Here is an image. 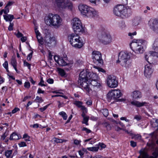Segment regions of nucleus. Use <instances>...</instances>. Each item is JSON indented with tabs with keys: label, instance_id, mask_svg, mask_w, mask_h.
Listing matches in <instances>:
<instances>
[{
	"label": "nucleus",
	"instance_id": "31",
	"mask_svg": "<svg viewBox=\"0 0 158 158\" xmlns=\"http://www.w3.org/2000/svg\"><path fill=\"white\" fill-rule=\"evenodd\" d=\"M59 114L62 116L64 120H65L67 118V115L66 113L62 111L59 113Z\"/></svg>",
	"mask_w": 158,
	"mask_h": 158
},
{
	"label": "nucleus",
	"instance_id": "21",
	"mask_svg": "<svg viewBox=\"0 0 158 158\" xmlns=\"http://www.w3.org/2000/svg\"><path fill=\"white\" fill-rule=\"evenodd\" d=\"M131 103L132 105L137 107H140L145 106L147 104V103L145 102H141L138 101H132L131 102Z\"/></svg>",
	"mask_w": 158,
	"mask_h": 158
},
{
	"label": "nucleus",
	"instance_id": "57",
	"mask_svg": "<svg viewBox=\"0 0 158 158\" xmlns=\"http://www.w3.org/2000/svg\"><path fill=\"white\" fill-rule=\"evenodd\" d=\"M3 66L5 69H7L8 68V64L7 61H5L3 64Z\"/></svg>",
	"mask_w": 158,
	"mask_h": 158
},
{
	"label": "nucleus",
	"instance_id": "45",
	"mask_svg": "<svg viewBox=\"0 0 158 158\" xmlns=\"http://www.w3.org/2000/svg\"><path fill=\"white\" fill-rule=\"evenodd\" d=\"M24 86L26 88L29 89L30 87V83L28 82H25L24 83Z\"/></svg>",
	"mask_w": 158,
	"mask_h": 158
},
{
	"label": "nucleus",
	"instance_id": "58",
	"mask_svg": "<svg viewBox=\"0 0 158 158\" xmlns=\"http://www.w3.org/2000/svg\"><path fill=\"white\" fill-rule=\"evenodd\" d=\"M80 142H81V141L78 140L77 139H75L74 140V143L75 144H76L77 145L79 144L80 143Z\"/></svg>",
	"mask_w": 158,
	"mask_h": 158
},
{
	"label": "nucleus",
	"instance_id": "32",
	"mask_svg": "<svg viewBox=\"0 0 158 158\" xmlns=\"http://www.w3.org/2000/svg\"><path fill=\"white\" fill-rule=\"evenodd\" d=\"M11 64L13 66H17L16 60L15 57H12L11 60Z\"/></svg>",
	"mask_w": 158,
	"mask_h": 158
},
{
	"label": "nucleus",
	"instance_id": "2",
	"mask_svg": "<svg viewBox=\"0 0 158 158\" xmlns=\"http://www.w3.org/2000/svg\"><path fill=\"white\" fill-rule=\"evenodd\" d=\"M130 56L127 52H121L118 56V59L117 60V63H120L123 67L128 68L131 65L130 60Z\"/></svg>",
	"mask_w": 158,
	"mask_h": 158
},
{
	"label": "nucleus",
	"instance_id": "35",
	"mask_svg": "<svg viewBox=\"0 0 158 158\" xmlns=\"http://www.w3.org/2000/svg\"><path fill=\"white\" fill-rule=\"evenodd\" d=\"M74 104L75 105L79 108H81L82 106V102L80 101H75L74 103Z\"/></svg>",
	"mask_w": 158,
	"mask_h": 158
},
{
	"label": "nucleus",
	"instance_id": "25",
	"mask_svg": "<svg viewBox=\"0 0 158 158\" xmlns=\"http://www.w3.org/2000/svg\"><path fill=\"white\" fill-rule=\"evenodd\" d=\"M12 150H8L5 151V155L6 158H12L13 155H12Z\"/></svg>",
	"mask_w": 158,
	"mask_h": 158
},
{
	"label": "nucleus",
	"instance_id": "9",
	"mask_svg": "<svg viewBox=\"0 0 158 158\" xmlns=\"http://www.w3.org/2000/svg\"><path fill=\"white\" fill-rule=\"evenodd\" d=\"M57 6L60 9L67 8L71 9L72 6L71 2L69 0H54Z\"/></svg>",
	"mask_w": 158,
	"mask_h": 158
},
{
	"label": "nucleus",
	"instance_id": "47",
	"mask_svg": "<svg viewBox=\"0 0 158 158\" xmlns=\"http://www.w3.org/2000/svg\"><path fill=\"white\" fill-rule=\"evenodd\" d=\"M82 131H85L87 133H90L91 132V131L89 129H88L86 127H83L82 129Z\"/></svg>",
	"mask_w": 158,
	"mask_h": 158
},
{
	"label": "nucleus",
	"instance_id": "14",
	"mask_svg": "<svg viewBox=\"0 0 158 158\" xmlns=\"http://www.w3.org/2000/svg\"><path fill=\"white\" fill-rule=\"evenodd\" d=\"M149 24L151 29L155 33H158V21L156 19H151Z\"/></svg>",
	"mask_w": 158,
	"mask_h": 158
},
{
	"label": "nucleus",
	"instance_id": "55",
	"mask_svg": "<svg viewBox=\"0 0 158 158\" xmlns=\"http://www.w3.org/2000/svg\"><path fill=\"white\" fill-rule=\"evenodd\" d=\"M58 102L59 103L58 105V107L60 108L61 107H63L64 106V103H61L60 101H58Z\"/></svg>",
	"mask_w": 158,
	"mask_h": 158
},
{
	"label": "nucleus",
	"instance_id": "30",
	"mask_svg": "<svg viewBox=\"0 0 158 158\" xmlns=\"http://www.w3.org/2000/svg\"><path fill=\"white\" fill-rule=\"evenodd\" d=\"M99 148L98 147H92L87 148V149L89 151L92 152H97L98 151Z\"/></svg>",
	"mask_w": 158,
	"mask_h": 158
},
{
	"label": "nucleus",
	"instance_id": "8",
	"mask_svg": "<svg viewBox=\"0 0 158 158\" xmlns=\"http://www.w3.org/2000/svg\"><path fill=\"white\" fill-rule=\"evenodd\" d=\"M72 27L75 33L83 32L84 29L81 21L78 18H75L72 21Z\"/></svg>",
	"mask_w": 158,
	"mask_h": 158
},
{
	"label": "nucleus",
	"instance_id": "53",
	"mask_svg": "<svg viewBox=\"0 0 158 158\" xmlns=\"http://www.w3.org/2000/svg\"><path fill=\"white\" fill-rule=\"evenodd\" d=\"M60 57L58 56H54V59L55 61L58 64V61H59V59H60Z\"/></svg>",
	"mask_w": 158,
	"mask_h": 158
},
{
	"label": "nucleus",
	"instance_id": "15",
	"mask_svg": "<svg viewBox=\"0 0 158 158\" xmlns=\"http://www.w3.org/2000/svg\"><path fill=\"white\" fill-rule=\"evenodd\" d=\"M123 9V6L122 5H118L115 6L113 10V12L114 15L118 16H121L122 14Z\"/></svg>",
	"mask_w": 158,
	"mask_h": 158
},
{
	"label": "nucleus",
	"instance_id": "20",
	"mask_svg": "<svg viewBox=\"0 0 158 158\" xmlns=\"http://www.w3.org/2000/svg\"><path fill=\"white\" fill-rule=\"evenodd\" d=\"M98 13L96 10L90 7L86 16L90 18L95 17L98 16Z\"/></svg>",
	"mask_w": 158,
	"mask_h": 158
},
{
	"label": "nucleus",
	"instance_id": "49",
	"mask_svg": "<svg viewBox=\"0 0 158 158\" xmlns=\"http://www.w3.org/2000/svg\"><path fill=\"white\" fill-rule=\"evenodd\" d=\"M10 24L8 27V29L9 31H12L13 30V27L14 25V24L13 23H11V22H10Z\"/></svg>",
	"mask_w": 158,
	"mask_h": 158
},
{
	"label": "nucleus",
	"instance_id": "4",
	"mask_svg": "<svg viewBox=\"0 0 158 158\" xmlns=\"http://www.w3.org/2000/svg\"><path fill=\"white\" fill-rule=\"evenodd\" d=\"M100 41L104 44H108L112 41V38L110 34L105 29L100 30L98 33Z\"/></svg>",
	"mask_w": 158,
	"mask_h": 158
},
{
	"label": "nucleus",
	"instance_id": "12",
	"mask_svg": "<svg viewBox=\"0 0 158 158\" xmlns=\"http://www.w3.org/2000/svg\"><path fill=\"white\" fill-rule=\"evenodd\" d=\"M106 81L108 86L110 88H115L118 85V81L116 77L113 75L109 76L107 78Z\"/></svg>",
	"mask_w": 158,
	"mask_h": 158
},
{
	"label": "nucleus",
	"instance_id": "10",
	"mask_svg": "<svg viewBox=\"0 0 158 158\" xmlns=\"http://www.w3.org/2000/svg\"><path fill=\"white\" fill-rule=\"evenodd\" d=\"M93 62L98 66L102 65L103 64V60L102 59V55L100 52L96 51H93L92 53Z\"/></svg>",
	"mask_w": 158,
	"mask_h": 158
},
{
	"label": "nucleus",
	"instance_id": "51",
	"mask_svg": "<svg viewBox=\"0 0 158 158\" xmlns=\"http://www.w3.org/2000/svg\"><path fill=\"white\" fill-rule=\"evenodd\" d=\"M48 105H48L45 106L43 108H40V111L41 112H43L45 110H46L47 109V108L48 107Z\"/></svg>",
	"mask_w": 158,
	"mask_h": 158
},
{
	"label": "nucleus",
	"instance_id": "23",
	"mask_svg": "<svg viewBox=\"0 0 158 158\" xmlns=\"http://www.w3.org/2000/svg\"><path fill=\"white\" fill-rule=\"evenodd\" d=\"M141 96V93L139 91L136 90L133 92L132 97L135 99L140 98Z\"/></svg>",
	"mask_w": 158,
	"mask_h": 158
},
{
	"label": "nucleus",
	"instance_id": "37",
	"mask_svg": "<svg viewBox=\"0 0 158 158\" xmlns=\"http://www.w3.org/2000/svg\"><path fill=\"white\" fill-rule=\"evenodd\" d=\"M23 138L25 139V140L26 141H30V137L27 134H25L23 135Z\"/></svg>",
	"mask_w": 158,
	"mask_h": 158
},
{
	"label": "nucleus",
	"instance_id": "22",
	"mask_svg": "<svg viewBox=\"0 0 158 158\" xmlns=\"http://www.w3.org/2000/svg\"><path fill=\"white\" fill-rule=\"evenodd\" d=\"M90 78H89L88 81L89 82H90L91 81L97 80L98 79H100L98 76L95 73H91L90 72L89 74Z\"/></svg>",
	"mask_w": 158,
	"mask_h": 158
},
{
	"label": "nucleus",
	"instance_id": "56",
	"mask_svg": "<svg viewBox=\"0 0 158 158\" xmlns=\"http://www.w3.org/2000/svg\"><path fill=\"white\" fill-rule=\"evenodd\" d=\"M47 82L49 84H52L53 83V82H54V80L52 79L49 78L47 80Z\"/></svg>",
	"mask_w": 158,
	"mask_h": 158
},
{
	"label": "nucleus",
	"instance_id": "7",
	"mask_svg": "<svg viewBox=\"0 0 158 158\" xmlns=\"http://www.w3.org/2000/svg\"><path fill=\"white\" fill-rule=\"evenodd\" d=\"M101 86V82L100 79L97 80L91 81L90 84L87 83V87L84 88L88 93H90L93 91H96Z\"/></svg>",
	"mask_w": 158,
	"mask_h": 158
},
{
	"label": "nucleus",
	"instance_id": "33",
	"mask_svg": "<svg viewBox=\"0 0 158 158\" xmlns=\"http://www.w3.org/2000/svg\"><path fill=\"white\" fill-rule=\"evenodd\" d=\"M89 117L88 116H87L85 117H84L82 123H83L87 125H88V122L89 119Z\"/></svg>",
	"mask_w": 158,
	"mask_h": 158
},
{
	"label": "nucleus",
	"instance_id": "42",
	"mask_svg": "<svg viewBox=\"0 0 158 158\" xmlns=\"http://www.w3.org/2000/svg\"><path fill=\"white\" fill-rule=\"evenodd\" d=\"M89 1L92 3L96 5L99 2L100 0H89Z\"/></svg>",
	"mask_w": 158,
	"mask_h": 158
},
{
	"label": "nucleus",
	"instance_id": "63",
	"mask_svg": "<svg viewBox=\"0 0 158 158\" xmlns=\"http://www.w3.org/2000/svg\"><path fill=\"white\" fill-rule=\"evenodd\" d=\"M44 91L42 90L40 88H39L37 91L38 94H44Z\"/></svg>",
	"mask_w": 158,
	"mask_h": 158
},
{
	"label": "nucleus",
	"instance_id": "60",
	"mask_svg": "<svg viewBox=\"0 0 158 158\" xmlns=\"http://www.w3.org/2000/svg\"><path fill=\"white\" fill-rule=\"evenodd\" d=\"M81 109L82 110V112L85 111V110L86 111H87V108L85 107L84 106H82L81 107Z\"/></svg>",
	"mask_w": 158,
	"mask_h": 158
},
{
	"label": "nucleus",
	"instance_id": "38",
	"mask_svg": "<svg viewBox=\"0 0 158 158\" xmlns=\"http://www.w3.org/2000/svg\"><path fill=\"white\" fill-rule=\"evenodd\" d=\"M36 37L39 43L40 44H42L43 42V40H42L41 37L40 36V35L36 36Z\"/></svg>",
	"mask_w": 158,
	"mask_h": 158
},
{
	"label": "nucleus",
	"instance_id": "46",
	"mask_svg": "<svg viewBox=\"0 0 158 158\" xmlns=\"http://www.w3.org/2000/svg\"><path fill=\"white\" fill-rule=\"evenodd\" d=\"M2 10H4V13L6 15L8 14L7 13L9 12V8L6 6L5 7L4 9Z\"/></svg>",
	"mask_w": 158,
	"mask_h": 158
},
{
	"label": "nucleus",
	"instance_id": "41",
	"mask_svg": "<svg viewBox=\"0 0 158 158\" xmlns=\"http://www.w3.org/2000/svg\"><path fill=\"white\" fill-rule=\"evenodd\" d=\"M33 53V51H32L27 56V60L28 61L31 60V58L32 57V54Z\"/></svg>",
	"mask_w": 158,
	"mask_h": 158
},
{
	"label": "nucleus",
	"instance_id": "6",
	"mask_svg": "<svg viewBox=\"0 0 158 158\" xmlns=\"http://www.w3.org/2000/svg\"><path fill=\"white\" fill-rule=\"evenodd\" d=\"M89 73L90 72L86 70H83L80 73L78 82L83 88H86L87 87V81H88L89 78H90Z\"/></svg>",
	"mask_w": 158,
	"mask_h": 158
},
{
	"label": "nucleus",
	"instance_id": "52",
	"mask_svg": "<svg viewBox=\"0 0 158 158\" xmlns=\"http://www.w3.org/2000/svg\"><path fill=\"white\" fill-rule=\"evenodd\" d=\"M134 118L137 121H139L141 119V117L140 115H136L135 116Z\"/></svg>",
	"mask_w": 158,
	"mask_h": 158
},
{
	"label": "nucleus",
	"instance_id": "5",
	"mask_svg": "<svg viewBox=\"0 0 158 158\" xmlns=\"http://www.w3.org/2000/svg\"><path fill=\"white\" fill-rule=\"evenodd\" d=\"M144 41L142 40L134 39L131 43V47L137 53H142L144 49L143 48Z\"/></svg>",
	"mask_w": 158,
	"mask_h": 158
},
{
	"label": "nucleus",
	"instance_id": "54",
	"mask_svg": "<svg viewBox=\"0 0 158 158\" xmlns=\"http://www.w3.org/2000/svg\"><path fill=\"white\" fill-rule=\"evenodd\" d=\"M131 143V145L133 147H135L136 146V143L135 142H134V141H130Z\"/></svg>",
	"mask_w": 158,
	"mask_h": 158
},
{
	"label": "nucleus",
	"instance_id": "19",
	"mask_svg": "<svg viewBox=\"0 0 158 158\" xmlns=\"http://www.w3.org/2000/svg\"><path fill=\"white\" fill-rule=\"evenodd\" d=\"M45 42L47 45L50 46V45L52 43L55 44V38L51 37L49 36H45L44 40Z\"/></svg>",
	"mask_w": 158,
	"mask_h": 158
},
{
	"label": "nucleus",
	"instance_id": "39",
	"mask_svg": "<svg viewBox=\"0 0 158 158\" xmlns=\"http://www.w3.org/2000/svg\"><path fill=\"white\" fill-rule=\"evenodd\" d=\"M23 64H24V66H27L29 69H30V67H31V64H30L28 63L25 60H24Z\"/></svg>",
	"mask_w": 158,
	"mask_h": 158
},
{
	"label": "nucleus",
	"instance_id": "24",
	"mask_svg": "<svg viewBox=\"0 0 158 158\" xmlns=\"http://www.w3.org/2000/svg\"><path fill=\"white\" fill-rule=\"evenodd\" d=\"M4 19L6 21H10L11 22L14 19V16L13 15L6 14L3 15Z\"/></svg>",
	"mask_w": 158,
	"mask_h": 158
},
{
	"label": "nucleus",
	"instance_id": "50",
	"mask_svg": "<svg viewBox=\"0 0 158 158\" xmlns=\"http://www.w3.org/2000/svg\"><path fill=\"white\" fill-rule=\"evenodd\" d=\"M55 139L54 140L55 142L57 143H62L63 142V140L61 139L55 138Z\"/></svg>",
	"mask_w": 158,
	"mask_h": 158
},
{
	"label": "nucleus",
	"instance_id": "18",
	"mask_svg": "<svg viewBox=\"0 0 158 158\" xmlns=\"http://www.w3.org/2000/svg\"><path fill=\"white\" fill-rule=\"evenodd\" d=\"M131 12L130 9L125 8L123 6V10L121 17L123 18H127L130 16L131 15Z\"/></svg>",
	"mask_w": 158,
	"mask_h": 158
},
{
	"label": "nucleus",
	"instance_id": "26",
	"mask_svg": "<svg viewBox=\"0 0 158 158\" xmlns=\"http://www.w3.org/2000/svg\"><path fill=\"white\" fill-rule=\"evenodd\" d=\"M153 51L150 52H149L146 53V54L145 55V58L146 60L149 63V64H150V63H151V62H150L148 60V58H150L151 57V56H152V53Z\"/></svg>",
	"mask_w": 158,
	"mask_h": 158
},
{
	"label": "nucleus",
	"instance_id": "44",
	"mask_svg": "<svg viewBox=\"0 0 158 158\" xmlns=\"http://www.w3.org/2000/svg\"><path fill=\"white\" fill-rule=\"evenodd\" d=\"M94 67L97 68L99 72H102L103 73H105L106 72L105 70L102 68H99L97 66H95Z\"/></svg>",
	"mask_w": 158,
	"mask_h": 158
},
{
	"label": "nucleus",
	"instance_id": "40",
	"mask_svg": "<svg viewBox=\"0 0 158 158\" xmlns=\"http://www.w3.org/2000/svg\"><path fill=\"white\" fill-rule=\"evenodd\" d=\"M141 154L142 155L143 158H148V155L146 152L142 151V152L141 153Z\"/></svg>",
	"mask_w": 158,
	"mask_h": 158
},
{
	"label": "nucleus",
	"instance_id": "29",
	"mask_svg": "<svg viewBox=\"0 0 158 158\" xmlns=\"http://www.w3.org/2000/svg\"><path fill=\"white\" fill-rule=\"evenodd\" d=\"M103 126L105 127L107 130H110L111 129V127L110 124L107 123H102Z\"/></svg>",
	"mask_w": 158,
	"mask_h": 158
},
{
	"label": "nucleus",
	"instance_id": "16",
	"mask_svg": "<svg viewBox=\"0 0 158 158\" xmlns=\"http://www.w3.org/2000/svg\"><path fill=\"white\" fill-rule=\"evenodd\" d=\"M78 8L82 14L86 16L90 7L85 5L80 4Z\"/></svg>",
	"mask_w": 158,
	"mask_h": 158
},
{
	"label": "nucleus",
	"instance_id": "13",
	"mask_svg": "<svg viewBox=\"0 0 158 158\" xmlns=\"http://www.w3.org/2000/svg\"><path fill=\"white\" fill-rule=\"evenodd\" d=\"M151 63L147 64L145 67L144 70V74L145 77L148 78H150L153 72V69L152 68V66Z\"/></svg>",
	"mask_w": 158,
	"mask_h": 158
},
{
	"label": "nucleus",
	"instance_id": "11",
	"mask_svg": "<svg viewBox=\"0 0 158 158\" xmlns=\"http://www.w3.org/2000/svg\"><path fill=\"white\" fill-rule=\"evenodd\" d=\"M122 95L120 90L114 89L109 92L107 94V99L108 102H110L112 100H115L119 98Z\"/></svg>",
	"mask_w": 158,
	"mask_h": 158
},
{
	"label": "nucleus",
	"instance_id": "36",
	"mask_svg": "<svg viewBox=\"0 0 158 158\" xmlns=\"http://www.w3.org/2000/svg\"><path fill=\"white\" fill-rule=\"evenodd\" d=\"M58 70L59 73L61 76H64L65 75V73L64 70L61 69H58Z\"/></svg>",
	"mask_w": 158,
	"mask_h": 158
},
{
	"label": "nucleus",
	"instance_id": "48",
	"mask_svg": "<svg viewBox=\"0 0 158 158\" xmlns=\"http://www.w3.org/2000/svg\"><path fill=\"white\" fill-rule=\"evenodd\" d=\"M19 145L20 147H23L27 146L25 142L23 141L19 143Z\"/></svg>",
	"mask_w": 158,
	"mask_h": 158
},
{
	"label": "nucleus",
	"instance_id": "43",
	"mask_svg": "<svg viewBox=\"0 0 158 158\" xmlns=\"http://www.w3.org/2000/svg\"><path fill=\"white\" fill-rule=\"evenodd\" d=\"M35 100H38L37 102L39 103L41 102L44 101L41 97H40L38 96H36Z\"/></svg>",
	"mask_w": 158,
	"mask_h": 158
},
{
	"label": "nucleus",
	"instance_id": "28",
	"mask_svg": "<svg viewBox=\"0 0 158 158\" xmlns=\"http://www.w3.org/2000/svg\"><path fill=\"white\" fill-rule=\"evenodd\" d=\"M58 64L61 66H64L67 65V63L64 61L62 57H60L59 59Z\"/></svg>",
	"mask_w": 158,
	"mask_h": 158
},
{
	"label": "nucleus",
	"instance_id": "3",
	"mask_svg": "<svg viewBox=\"0 0 158 158\" xmlns=\"http://www.w3.org/2000/svg\"><path fill=\"white\" fill-rule=\"evenodd\" d=\"M78 33H72L69 35L68 39L70 44L76 48H81L83 45L84 43L80 40V37L77 35Z\"/></svg>",
	"mask_w": 158,
	"mask_h": 158
},
{
	"label": "nucleus",
	"instance_id": "1",
	"mask_svg": "<svg viewBox=\"0 0 158 158\" xmlns=\"http://www.w3.org/2000/svg\"><path fill=\"white\" fill-rule=\"evenodd\" d=\"M44 20L47 25H51L56 28L60 27L62 24L61 18L57 14H49L48 16L45 18Z\"/></svg>",
	"mask_w": 158,
	"mask_h": 158
},
{
	"label": "nucleus",
	"instance_id": "62",
	"mask_svg": "<svg viewBox=\"0 0 158 158\" xmlns=\"http://www.w3.org/2000/svg\"><path fill=\"white\" fill-rule=\"evenodd\" d=\"M136 31H135L133 33H129L128 34V35L129 36H130L131 37V38H132V35H136Z\"/></svg>",
	"mask_w": 158,
	"mask_h": 158
},
{
	"label": "nucleus",
	"instance_id": "27",
	"mask_svg": "<svg viewBox=\"0 0 158 158\" xmlns=\"http://www.w3.org/2000/svg\"><path fill=\"white\" fill-rule=\"evenodd\" d=\"M19 139V137L18 135L15 133L12 134L10 137V140H16Z\"/></svg>",
	"mask_w": 158,
	"mask_h": 158
},
{
	"label": "nucleus",
	"instance_id": "61",
	"mask_svg": "<svg viewBox=\"0 0 158 158\" xmlns=\"http://www.w3.org/2000/svg\"><path fill=\"white\" fill-rule=\"evenodd\" d=\"M16 35L19 38L20 37H22L23 36V35L19 31Z\"/></svg>",
	"mask_w": 158,
	"mask_h": 158
},
{
	"label": "nucleus",
	"instance_id": "59",
	"mask_svg": "<svg viewBox=\"0 0 158 158\" xmlns=\"http://www.w3.org/2000/svg\"><path fill=\"white\" fill-rule=\"evenodd\" d=\"M19 109L18 108H15L12 111V112L13 114L15 113L18 111L19 110Z\"/></svg>",
	"mask_w": 158,
	"mask_h": 158
},
{
	"label": "nucleus",
	"instance_id": "17",
	"mask_svg": "<svg viewBox=\"0 0 158 158\" xmlns=\"http://www.w3.org/2000/svg\"><path fill=\"white\" fill-rule=\"evenodd\" d=\"M153 48L154 51L152 53V56L158 57V38H156L153 44Z\"/></svg>",
	"mask_w": 158,
	"mask_h": 158
},
{
	"label": "nucleus",
	"instance_id": "64",
	"mask_svg": "<svg viewBox=\"0 0 158 158\" xmlns=\"http://www.w3.org/2000/svg\"><path fill=\"white\" fill-rule=\"evenodd\" d=\"M27 40V38L26 37H22L21 39V40L22 42H25Z\"/></svg>",
	"mask_w": 158,
	"mask_h": 158
},
{
	"label": "nucleus",
	"instance_id": "34",
	"mask_svg": "<svg viewBox=\"0 0 158 158\" xmlns=\"http://www.w3.org/2000/svg\"><path fill=\"white\" fill-rule=\"evenodd\" d=\"M102 112L105 117H107L108 115L109 112L107 109H102Z\"/></svg>",
	"mask_w": 158,
	"mask_h": 158
}]
</instances>
